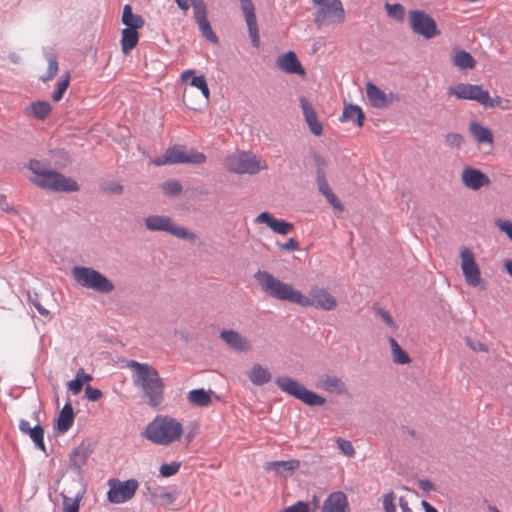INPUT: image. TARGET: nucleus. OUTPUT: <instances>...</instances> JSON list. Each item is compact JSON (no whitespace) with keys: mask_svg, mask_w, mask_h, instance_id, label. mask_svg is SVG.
<instances>
[{"mask_svg":"<svg viewBox=\"0 0 512 512\" xmlns=\"http://www.w3.org/2000/svg\"><path fill=\"white\" fill-rule=\"evenodd\" d=\"M52 111V107L47 101H36L25 108L26 114L38 119L44 120Z\"/></svg>","mask_w":512,"mask_h":512,"instance_id":"nucleus-31","label":"nucleus"},{"mask_svg":"<svg viewBox=\"0 0 512 512\" xmlns=\"http://www.w3.org/2000/svg\"><path fill=\"white\" fill-rule=\"evenodd\" d=\"M198 430H199V425L198 424H193V426L190 428V430L188 431V433L185 435V439L187 440V443H191L192 440L194 439V437L198 434Z\"/></svg>","mask_w":512,"mask_h":512,"instance_id":"nucleus-58","label":"nucleus"},{"mask_svg":"<svg viewBox=\"0 0 512 512\" xmlns=\"http://www.w3.org/2000/svg\"><path fill=\"white\" fill-rule=\"evenodd\" d=\"M26 435L30 436L37 448L45 451L44 430L39 424L35 425Z\"/></svg>","mask_w":512,"mask_h":512,"instance_id":"nucleus-40","label":"nucleus"},{"mask_svg":"<svg viewBox=\"0 0 512 512\" xmlns=\"http://www.w3.org/2000/svg\"><path fill=\"white\" fill-rule=\"evenodd\" d=\"M277 66L287 74H297L300 76L305 75V70L298 60L296 54L289 51L283 55H280L276 60Z\"/></svg>","mask_w":512,"mask_h":512,"instance_id":"nucleus-22","label":"nucleus"},{"mask_svg":"<svg viewBox=\"0 0 512 512\" xmlns=\"http://www.w3.org/2000/svg\"><path fill=\"white\" fill-rule=\"evenodd\" d=\"M275 382L282 391L301 400L306 405L322 406L326 402L324 397L306 389L302 384L290 377H279Z\"/></svg>","mask_w":512,"mask_h":512,"instance_id":"nucleus-7","label":"nucleus"},{"mask_svg":"<svg viewBox=\"0 0 512 512\" xmlns=\"http://www.w3.org/2000/svg\"><path fill=\"white\" fill-rule=\"evenodd\" d=\"M336 443L344 455H346L348 457H354L355 449L350 441L343 439L341 437H338L336 439Z\"/></svg>","mask_w":512,"mask_h":512,"instance_id":"nucleus-45","label":"nucleus"},{"mask_svg":"<svg viewBox=\"0 0 512 512\" xmlns=\"http://www.w3.org/2000/svg\"><path fill=\"white\" fill-rule=\"evenodd\" d=\"M378 315L380 316L382 321L385 322L387 326H389L393 331L397 330V325L388 311L380 309L378 311Z\"/></svg>","mask_w":512,"mask_h":512,"instance_id":"nucleus-52","label":"nucleus"},{"mask_svg":"<svg viewBox=\"0 0 512 512\" xmlns=\"http://www.w3.org/2000/svg\"><path fill=\"white\" fill-rule=\"evenodd\" d=\"M128 367L133 369V382L141 387L148 404L152 407L158 406L163 400L164 383L157 370L149 364L135 360L129 361Z\"/></svg>","mask_w":512,"mask_h":512,"instance_id":"nucleus-3","label":"nucleus"},{"mask_svg":"<svg viewBox=\"0 0 512 512\" xmlns=\"http://www.w3.org/2000/svg\"><path fill=\"white\" fill-rule=\"evenodd\" d=\"M324 196L326 197L327 201L333 206V208L343 211V206L336 197V195L332 192V190L329 188V186H326V190L323 191Z\"/></svg>","mask_w":512,"mask_h":512,"instance_id":"nucleus-49","label":"nucleus"},{"mask_svg":"<svg viewBox=\"0 0 512 512\" xmlns=\"http://www.w3.org/2000/svg\"><path fill=\"white\" fill-rule=\"evenodd\" d=\"M486 97H487V100L481 102L482 105L488 106V107H491V108H494V107H497V106L501 105L502 98H500V97L491 98L488 91H487V96Z\"/></svg>","mask_w":512,"mask_h":512,"instance_id":"nucleus-57","label":"nucleus"},{"mask_svg":"<svg viewBox=\"0 0 512 512\" xmlns=\"http://www.w3.org/2000/svg\"><path fill=\"white\" fill-rule=\"evenodd\" d=\"M452 62L461 69H472L476 65L475 59L464 50L457 51L452 58Z\"/></svg>","mask_w":512,"mask_h":512,"instance_id":"nucleus-37","label":"nucleus"},{"mask_svg":"<svg viewBox=\"0 0 512 512\" xmlns=\"http://www.w3.org/2000/svg\"><path fill=\"white\" fill-rule=\"evenodd\" d=\"M28 167L33 174L30 181L39 188L62 192H75L79 190V186L75 180L57 171L46 168V166L38 160H31Z\"/></svg>","mask_w":512,"mask_h":512,"instance_id":"nucleus-4","label":"nucleus"},{"mask_svg":"<svg viewBox=\"0 0 512 512\" xmlns=\"http://www.w3.org/2000/svg\"><path fill=\"white\" fill-rule=\"evenodd\" d=\"M446 142L450 146L459 147L463 143V137L456 133H451L446 136Z\"/></svg>","mask_w":512,"mask_h":512,"instance_id":"nucleus-55","label":"nucleus"},{"mask_svg":"<svg viewBox=\"0 0 512 512\" xmlns=\"http://www.w3.org/2000/svg\"><path fill=\"white\" fill-rule=\"evenodd\" d=\"M92 380V376L86 374L83 369H79L76 373L75 379L68 382V389L75 395L79 394L85 382Z\"/></svg>","mask_w":512,"mask_h":512,"instance_id":"nucleus-38","label":"nucleus"},{"mask_svg":"<svg viewBox=\"0 0 512 512\" xmlns=\"http://www.w3.org/2000/svg\"><path fill=\"white\" fill-rule=\"evenodd\" d=\"M162 188L167 195H177L182 189L180 183L177 181H168L163 184Z\"/></svg>","mask_w":512,"mask_h":512,"instance_id":"nucleus-50","label":"nucleus"},{"mask_svg":"<svg viewBox=\"0 0 512 512\" xmlns=\"http://www.w3.org/2000/svg\"><path fill=\"white\" fill-rule=\"evenodd\" d=\"M281 512H314V509L308 502L298 501Z\"/></svg>","mask_w":512,"mask_h":512,"instance_id":"nucleus-46","label":"nucleus"},{"mask_svg":"<svg viewBox=\"0 0 512 512\" xmlns=\"http://www.w3.org/2000/svg\"><path fill=\"white\" fill-rule=\"evenodd\" d=\"M122 23L126 28L137 30L142 28L144 25V19L140 15L133 14L130 5H125L122 14Z\"/></svg>","mask_w":512,"mask_h":512,"instance_id":"nucleus-35","label":"nucleus"},{"mask_svg":"<svg viewBox=\"0 0 512 512\" xmlns=\"http://www.w3.org/2000/svg\"><path fill=\"white\" fill-rule=\"evenodd\" d=\"M300 106L303 112L305 122L307 123L310 132L315 136H321L323 134V125L318 120L317 113L312 107V105L306 98L301 97Z\"/></svg>","mask_w":512,"mask_h":512,"instance_id":"nucleus-21","label":"nucleus"},{"mask_svg":"<svg viewBox=\"0 0 512 512\" xmlns=\"http://www.w3.org/2000/svg\"><path fill=\"white\" fill-rule=\"evenodd\" d=\"M465 342H466L467 346L475 352L487 353L489 351L487 345L481 341H474L470 338H466Z\"/></svg>","mask_w":512,"mask_h":512,"instance_id":"nucleus-51","label":"nucleus"},{"mask_svg":"<svg viewBox=\"0 0 512 512\" xmlns=\"http://www.w3.org/2000/svg\"><path fill=\"white\" fill-rule=\"evenodd\" d=\"M220 338L233 350L247 352L251 349V343L245 336L235 330H223Z\"/></svg>","mask_w":512,"mask_h":512,"instance_id":"nucleus-23","label":"nucleus"},{"mask_svg":"<svg viewBox=\"0 0 512 512\" xmlns=\"http://www.w3.org/2000/svg\"><path fill=\"white\" fill-rule=\"evenodd\" d=\"M139 41V33L137 30L131 28H125L122 30L121 47L124 54H129L133 50Z\"/></svg>","mask_w":512,"mask_h":512,"instance_id":"nucleus-32","label":"nucleus"},{"mask_svg":"<svg viewBox=\"0 0 512 512\" xmlns=\"http://www.w3.org/2000/svg\"><path fill=\"white\" fill-rule=\"evenodd\" d=\"M469 129L478 143H493V134L489 128L484 127L478 122H471Z\"/></svg>","mask_w":512,"mask_h":512,"instance_id":"nucleus-33","label":"nucleus"},{"mask_svg":"<svg viewBox=\"0 0 512 512\" xmlns=\"http://www.w3.org/2000/svg\"><path fill=\"white\" fill-rule=\"evenodd\" d=\"M225 168L236 174H256L268 168L267 162L251 152L237 151L225 158Z\"/></svg>","mask_w":512,"mask_h":512,"instance_id":"nucleus-5","label":"nucleus"},{"mask_svg":"<svg viewBox=\"0 0 512 512\" xmlns=\"http://www.w3.org/2000/svg\"><path fill=\"white\" fill-rule=\"evenodd\" d=\"M145 226L149 231H164L180 239H193L194 236L185 228L177 226L167 216L152 215L145 219Z\"/></svg>","mask_w":512,"mask_h":512,"instance_id":"nucleus-12","label":"nucleus"},{"mask_svg":"<svg viewBox=\"0 0 512 512\" xmlns=\"http://www.w3.org/2000/svg\"><path fill=\"white\" fill-rule=\"evenodd\" d=\"M85 393L90 401H98L103 395L99 389L93 388L90 385L86 386Z\"/></svg>","mask_w":512,"mask_h":512,"instance_id":"nucleus-54","label":"nucleus"},{"mask_svg":"<svg viewBox=\"0 0 512 512\" xmlns=\"http://www.w3.org/2000/svg\"><path fill=\"white\" fill-rule=\"evenodd\" d=\"M300 461L297 459H291L287 461H271L264 465L266 471L274 472L276 475L288 477L299 469Z\"/></svg>","mask_w":512,"mask_h":512,"instance_id":"nucleus-25","label":"nucleus"},{"mask_svg":"<svg viewBox=\"0 0 512 512\" xmlns=\"http://www.w3.org/2000/svg\"><path fill=\"white\" fill-rule=\"evenodd\" d=\"M149 495L154 499H161L168 504H172L176 500V495L167 491L166 488L161 486L150 487L146 486Z\"/></svg>","mask_w":512,"mask_h":512,"instance_id":"nucleus-39","label":"nucleus"},{"mask_svg":"<svg viewBox=\"0 0 512 512\" xmlns=\"http://www.w3.org/2000/svg\"><path fill=\"white\" fill-rule=\"evenodd\" d=\"M408 22L411 30L425 39H431L440 34L436 21L422 10H410Z\"/></svg>","mask_w":512,"mask_h":512,"instance_id":"nucleus-10","label":"nucleus"},{"mask_svg":"<svg viewBox=\"0 0 512 512\" xmlns=\"http://www.w3.org/2000/svg\"><path fill=\"white\" fill-rule=\"evenodd\" d=\"M33 427L30 425L29 421L25 419H21L19 422V430L23 434H27Z\"/></svg>","mask_w":512,"mask_h":512,"instance_id":"nucleus-60","label":"nucleus"},{"mask_svg":"<svg viewBox=\"0 0 512 512\" xmlns=\"http://www.w3.org/2000/svg\"><path fill=\"white\" fill-rule=\"evenodd\" d=\"M388 341L391 346L392 359L396 364L403 365L411 362V358L408 353L400 347L393 337H389Z\"/></svg>","mask_w":512,"mask_h":512,"instance_id":"nucleus-36","label":"nucleus"},{"mask_svg":"<svg viewBox=\"0 0 512 512\" xmlns=\"http://www.w3.org/2000/svg\"><path fill=\"white\" fill-rule=\"evenodd\" d=\"M247 375L251 383L256 386H262L272 378L270 371L258 363L253 364Z\"/></svg>","mask_w":512,"mask_h":512,"instance_id":"nucleus-27","label":"nucleus"},{"mask_svg":"<svg viewBox=\"0 0 512 512\" xmlns=\"http://www.w3.org/2000/svg\"><path fill=\"white\" fill-rule=\"evenodd\" d=\"M69 83H70L69 74H65L60 78V80L57 82L56 90L52 94L53 101L58 102L63 98L65 91L69 87Z\"/></svg>","mask_w":512,"mask_h":512,"instance_id":"nucleus-42","label":"nucleus"},{"mask_svg":"<svg viewBox=\"0 0 512 512\" xmlns=\"http://www.w3.org/2000/svg\"><path fill=\"white\" fill-rule=\"evenodd\" d=\"M84 490L79 483L74 485V489L64 490L63 496V512H79L80 500L82 499Z\"/></svg>","mask_w":512,"mask_h":512,"instance_id":"nucleus-24","label":"nucleus"},{"mask_svg":"<svg viewBox=\"0 0 512 512\" xmlns=\"http://www.w3.org/2000/svg\"><path fill=\"white\" fill-rule=\"evenodd\" d=\"M496 226L512 240V222L507 220H497Z\"/></svg>","mask_w":512,"mask_h":512,"instance_id":"nucleus-53","label":"nucleus"},{"mask_svg":"<svg viewBox=\"0 0 512 512\" xmlns=\"http://www.w3.org/2000/svg\"><path fill=\"white\" fill-rule=\"evenodd\" d=\"M86 461V455L84 451L80 449L74 450L70 455V463L75 468H80Z\"/></svg>","mask_w":512,"mask_h":512,"instance_id":"nucleus-47","label":"nucleus"},{"mask_svg":"<svg viewBox=\"0 0 512 512\" xmlns=\"http://www.w3.org/2000/svg\"><path fill=\"white\" fill-rule=\"evenodd\" d=\"M385 9L387 11V14L397 20L402 21L404 19L405 10L404 7L401 4L395 3V4H389L387 3L385 5Z\"/></svg>","mask_w":512,"mask_h":512,"instance_id":"nucleus-43","label":"nucleus"},{"mask_svg":"<svg viewBox=\"0 0 512 512\" xmlns=\"http://www.w3.org/2000/svg\"><path fill=\"white\" fill-rule=\"evenodd\" d=\"M106 191L114 194H121L123 192V186L120 183H112L106 187Z\"/></svg>","mask_w":512,"mask_h":512,"instance_id":"nucleus-59","label":"nucleus"},{"mask_svg":"<svg viewBox=\"0 0 512 512\" xmlns=\"http://www.w3.org/2000/svg\"><path fill=\"white\" fill-rule=\"evenodd\" d=\"M319 512H351L347 495L343 491H334L327 495Z\"/></svg>","mask_w":512,"mask_h":512,"instance_id":"nucleus-16","label":"nucleus"},{"mask_svg":"<svg viewBox=\"0 0 512 512\" xmlns=\"http://www.w3.org/2000/svg\"><path fill=\"white\" fill-rule=\"evenodd\" d=\"M184 436L183 423L170 415L158 414L145 427L142 437L158 446L178 443Z\"/></svg>","mask_w":512,"mask_h":512,"instance_id":"nucleus-2","label":"nucleus"},{"mask_svg":"<svg viewBox=\"0 0 512 512\" xmlns=\"http://www.w3.org/2000/svg\"><path fill=\"white\" fill-rule=\"evenodd\" d=\"M180 466V462L162 464L159 468L160 475L165 478L171 477L179 472Z\"/></svg>","mask_w":512,"mask_h":512,"instance_id":"nucleus-44","label":"nucleus"},{"mask_svg":"<svg viewBox=\"0 0 512 512\" xmlns=\"http://www.w3.org/2000/svg\"><path fill=\"white\" fill-rule=\"evenodd\" d=\"M255 223H265L275 233L280 235H287L293 230V225L285 220L275 219L268 212H262L255 220Z\"/></svg>","mask_w":512,"mask_h":512,"instance_id":"nucleus-26","label":"nucleus"},{"mask_svg":"<svg viewBox=\"0 0 512 512\" xmlns=\"http://www.w3.org/2000/svg\"><path fill=\"white\" fill-rule=\"evenodd\" d=\"M74 422V412L70 403H66L59 413L56 421V429L61 432H67Z\"/></svg>","mask_w":512,"mask_h":512,"instance_id":"nucleus-29","label":"nucleus"},{"mask_svg":"<svg viewBox=\"0 0 512 512\" xmlns=\"http://www.w3.org/2000/svg\"><path fill=\"white\" fill-rule=\"evenodd\" d=\"M449 94L457 99L474 100L480 104L487 100V90L483 89L481 85L459 83L449 89Z\"/></svg>","mask_w":512,"mask_h":512,"instance_id":"nucleus-14","label":"nucleus"},{"mask_svg":"<svg viewBox=\"0 0 512 512\" xmlns=\"http://www.w3.org/2000/svg\"><path fill=\"white\" fill-rule=\"evenodd\" d=\"M421 506L424 509V512H438V510L432 506L429 502L423 500L421 502Z\"/></svg>","mask_w":512,"mask_h":512,"instance_id":"nucleus-61","label":"nucleus"},{"mask_svg":"<svg viewBox=\"0 0 512 512\" xmlns=\"http://www.w3.org/2000/svg\"><path fill=\"white\" fill-rule=\"evenodd\" d=\"M395 494L390 492L383 497V509L385 512H396Z\"/></svg>","mask_w":512,"mask_h":512,"instance_id":"nucleus-48","label":"nucleus"},{"mask_svg":"<svg viewBox=\"0 0 512 512\" xmlns=\"http://www.w3.org/2000/svg\"><path fill=\"white\" fill-rule=\"evenodd\" d=\"M240 9L245 17L252 44L254 47H258L260 43L259 29L252 0H240Z\"/></svg>","mask_w":512,"mask_h":512,"instance_id":"nucleus-15","label":"nucleus"},{"mask_svg":"<svg viewBox=\"0 0 512 512\" xmlns=\"http://www.w3.org/2000/svg\"><path fill=\"white\" fill-rule=\"evenodd\" d=\"M191 77V86L199 89L206 101H208L210 96V91L206 82V79L203 75L195 76L193 70H187L182 74V79L187 80Z\"/></svg>","mask_w":512,"mask_h":512,"instance_id":"nucleus-34","label":"nucleus"},{"mask_svg":"<svg viewBox=\"0 0 512 512\" xmlns=\"http://www.w3.org/2000/svg\"><path fill=\"white\" fill-rule=\"evenodd\" d=\"M312 503H313V506H311L312 509H314V511L319 508V499L316 495L313 496V499H312Z\"/></svg>","mask_w":512,"mask_h":512,"instance_id":"nucleus-63","label":"nucleus"},{"mask_svg":"<svg viewBox=\"0 0 512 512\" xmlns=\"http://www.w3.org/2000/svg\"><path fill=\"white\" fill-rule=\"evenodd\" d=\"M211 394V391H206L202 388L193 389L188 392L187 399L194 406L208 407L212 403Z\"/></svg>","mask_w":512,"mask_h":512,"instance_id":"nucleus-30","label":"nucleus"},{"mask_svg":"<svg viewBox=\"0 0 512 512\" xmlns=\"http://www.w3.org/2000/svg\"><path fill=\"white\" fill-rule=\"evenodd\" d=\"M107 499L110 503L121 504L131 500L139 487L136 479L121 481L116 478L108 480Z\"/></svg>","mask_w":512,"mask_h":512,"instance_id":"nucleus-11","label":"nucleus"},{"mask_svg":"<svg viewBox=\"0 0 512 512\" xmlns=\"http://www.w3.org/2000/svg\"><path fill=\"white\" fill-rule=\"evenodd\" d=\"M460 266L466 283L471 287H477L482 283L481 271L476 263L474 253L467 247L460 250Z\"/></svg>","mask_w":512,"mask_h":512,"instance_id":"nucleus-13","label":"nucleus"},{"mask_svg":"<svg viewBox=\"0 0 512 512\" xmlns=\"http://www.w3.org/2000/svg\"><path fill=\"white\" fill-rule=\"evenodd\" d=\"M504 266L508 274L512 277V260L505 261Z\"/></svg>","mask_w":512,"mask_h":512,"instance_id":"nucleus-62","label":"nucleus"},{"mask_svg":"<svg viewBox=\"0 0 512 512\" xmlns=\"http://www.w3.org/2000/svg\"><path fill=\"white\" fill-rule=\"evenodd\" d=\"M364 118V113L358 105L348 104L344 106L342 115L340 116V121L355 122L358 127H362Z\"/></svg>","mask_w":512,"mask_h":512,"instance_id":"nucleus-28","label":"nucleus"},{"mask_svg":"<svg viewBox=\"0 0 512 512\" xmlns=\"http://www.w3.org/2000/svg\"><path fill=\"white\" fill-rule=\"evenodd\" d=\"M194 18L199 26L202 35L212 43H216L218 38L213 32L207 19V8L203 1L193 3Z\"/></svg>","mask_w":512,"mask_h":512,"instance_id":"nucleus-18","label":"nucleus"},{"mask_svg":"<svg viewBox=\"0 0 512 512\" xmlns=\"http://www.w3.org/2000/svg\"><path fill=\"white\" fill-rule=\"evenodd\" d=\"M72 275L81 286L99 293H110L115 289L114 284L106 276L90 267H74Z\"/></svg>","mask_w":512,"mask_h":512,"instance_id":"nucleus-6","label":"nucleus"},{"mask_svg":"<svg viewBox=\"0 0 512 512\" xmlns=\"http://www.w3.org/2000/svg\"><path fill=\"white\" fill-rule=\"evenodd\" d=\"M463 185L471 190H479L491 184L489 177L479 169L467 166L461 173Z\"/></svg>","mask_w":512,"mask_h":512,"instance_id":"nucleus-17","label":"nucleus"},{"mask_svg":"<svg viewBox=\"0 0 512 512\" xmlns=\"http://www.w3.org/2000/svg\"><path fill=\"white\" fill-rule=\"evenodd\" d=\"M315 387L335 395H344L348 392L341 378L327 373L318 376Z\"/></svg>","mask_w":512,"mask_h":512,"instance_id":"nucleus-19","label":"nucleus"},{"mask_svg":"<svg viewBox=\"0 0 512 512\" xmlns=\"http://www.w3.org/2000/svg\"><path fill=\"white\" fill-rule=\"evenodd\" d=\"M400 506H401V508L403 509V511H405V512H412V511L410 510V508L408 507L407 502H401V503H400Z\"/></svg>","mask_w":512,"mask_h":512,"instance_id":"nucleus-64","label":"nucleus"},{"mask_svg":"<svg viewBox=\"0 0 512 512\" xmlns=\"http://www.w3.org/2000/svg\"><path fill=\"white\" fill-rule=\"evenodd\" d=\"M318 6L315 22L318 26L341 24L345 20V11L340 0H313Z\"/></svg>","mask_w":512,"mask_h":512,"instance_id":"nucleus-9","label":"nucleus"},{"mask_svg":"<svg viewBox=\"0 0 512 512\" xmlns=\"http://www.w3.org/2000/svg\"><path fill=\"white\" fill-rule=\"evenodd\" d=\"M255 278L261 289L277 300L289 301L301 307L312 306L325 311H331L337 307L336 298L324 288L312 287L309 296H305L291 284L278 280L267 271L259 270Z\"/></svg>","mask_w":512,"mask_h":512,"instance_id":"nucleus-1","label":"nucleus"},{"mask_svg":"<svg viewBox=\"0 0 512 512\" xmlns=\"http://www.w3.org/2000/svg\"><path fill=\"white\" fill-rule=\"evenodd\" d=\"M366 94L370 104L379 109L388 107L395 98L393 93L387 95L371 82L366 84Z\"/></svg>","mask_w":512,"mask_h":512,"instance_id":"nucleus-20","label":"nucleus"},{"mask_svg":"<svg viewBox=\"0 0 512 512\" xmlns=\"http://www.w3.org/2000/svg\"><path fill=\"white\" fill-rule=\"evenodd\" d=\"M46 59L48 61V69L47 73L41 77V80L43 82L50 81L52 78H54V76L58 73L59 70L58 62L55 55L49 53L47 54Z\"/></svg>","mask_w":512,"mask_h":512,"instance_id":"nucleus-41","label":"nucleus"},{"mask_svg":"<svg viewBox=\"0 0 512 512\" xmlns=\"http://www.w3.org/2000/svg\"><path fill=\"white\" fill-rule=\"evenodd\" d=\"M205 161L206 156L203 153L193 148L187 149L178 145L166 150L164 155L153 160V163L156 166H162L177 163L202 164Z\"/></svg>","mask_w":512,"mask_h":512,"instance_id":"nucleus-8","label":"nucleus"},{"mask_svg":"<svg viewBox=\"0 0 512 512\" xmlns=\"http://www.w3.org/2000/svg\"><path fill=\"white\" fill-rule=\"evenodd\" d=\"M281 250L296 251L299 249V243L294 238H289L284 244L279 245Z\"/></svg>","mask_w":512,"mask_h":512,"instance_id":"nucleus-56","label":"nucleus"}]
</instances>
